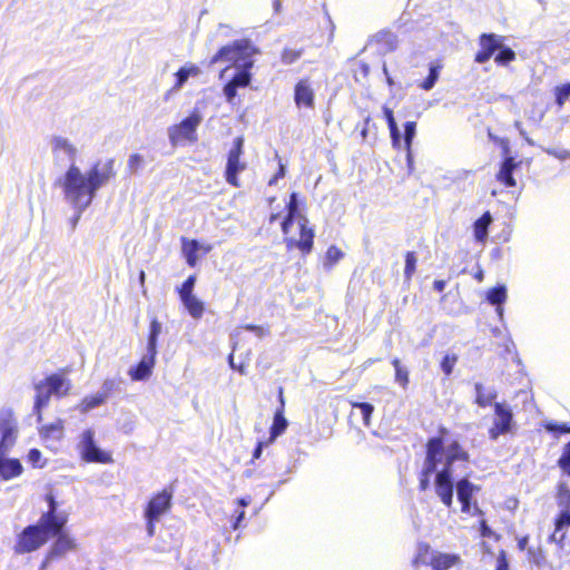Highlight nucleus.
I'll use <instances>...</instances> for the list:
<instances>
[{
  "label": "nucleus",
  "mask_w": 570,
  "mask_h": 570,
  "mask_svg": "<svg viewBox=\"0 0 570 570\" xmlns=\"http://www.w3.org/2000/svg\"><path fill=\"white\" fill-rule=\"evenodd\" d=\"M376 130V125L372 121V117L367 116L364 119L360 135L363 141H366L371 130Z\"/></svg>",
  "instance_id": "obj_52"
},
{
  "label": "nucleus",
  "mask_w": 570,
  "mask_h": 570,
  "mask_svg": "<svg viewBox=\"0 0 570 570\" xmlns=\"http://www.w3.org/2000/svg\"><path fill=\"white\" fill-rule=\"evenodd\" d=\"M22 473V465L18 459H6L0 455V475L4 480L19 476Z\"/></svg>",
  "instance_id": "obj_25"
},
{
  "label": "nucleus",
  "mask_w": 570,
  "mask_h": 570,
  "mask_svg": "<svg viewBox=\"0 0 570 570\" xmlns=\"http://www.w3.org/2000/svg\"><path fill=\"white\" fill-rule=\"evenodd\" d=\"M202 122V116L194 110L188 117L168 129L169 140L173 145L186 141H197V128Z\"/></svg>",
  "instance_id": "obj_12"
},
{
  "label": "nucleus",
  "mask_w": 570,
  "mask_h": 570,
  "mask_svg": "<svg viewBox=\"0 0 570 570\" xmlns=\"http://www.w3.org/2000/svg\"><path fill=\"white\" fill-rule=\"evenodd\" d=\"M558 466L570 476V441L564 445L562 454L558 459Z\"/></svg>",
  "instance_id": "obj_48"
},
{
  "label": "nucleus",
  "mask_w": 570,
  "mask_h": 570,
  "mask_svg": "<svg viewBox=\"0 0 570 570\" xmlns=\"http://www.w3.org/2000/svg\"><path fill=\"white\" fill-rule=\"evenodd\" d=\"M255 49L248 39L235 40L232 43L223 46L210 58L209 65H215L219 61L226 60L234 66H240L242 70L238 71L228 82L224 86V95L228 102H233L237 96L238 88H246L252 80L249 69L253 67L252 56Z\"/></svg>",
  "instance_id": "obj_3"
},
{
  "label": "nucleus",
  "mask_w": 570,
  "mask_h": 570,
  "mask_svg": "<svg viewBox=\"0 0 570 570\" xmlns=\"http://www.w3.org/2000/svg\"><path fill=\"white\" fill-rule=\"evenodd\" d=\"M293 223L294 218L286 215L281 223L282 232L284 234V243L286 245L287 250L296 248L301 252L303 256H306L312 253L314 247V229L308 226L306 217H301L299 239H295L294 237L288 236Z\"/></svg>",
  "instance_id": "obj_7"
},
{
  "label": "nucleus",
  "mask_w": 570,
  "mask_h": 570,
  "mask_svg": "<svg viewBox=\"0 0 570 570\" xmlns=\"http://www.w3.org/2000/svg\"><path fill=\"white\" fill-rule=\"evenodd\" d=\"M449 434L450 432L444 436V443H446V436ZM443 454L444 465L442 469H449L450 471H452L455 462L469 463L471 460L470 453L458 440H452L446 445L443 444L442 455Z\"/></svg>",
  "instance_id": "obj_19"
},
{
  "label": "nucleus",
  "mask_w": 570,
  "mask_h": 570,
  "mask_svg": "<svg viewBox=\"0 0 570 570\" xmlns=\"http://www.w3.org/2000/svg\"><path fill=\"white\" fill-rule=\"evenodd\" d=\"M491 223L492 216L489 212L483 213V215L474 222L473 234L476 242L485 243Z\"/></svg>",
  "instance_id": "obj_26"
},
{
  "label": "nucleus",
  "mask_w": 570,
  "mask_h": 570,
  "mask_svg": "<svg viewBox=\"0 0 570 570\" xmlns=\"http://www.w3.org/2000/svg\"><path fill=\"white\" fill-rule=\"evenodd\" d=\"M479 529H480V534L483 538H491L494 534L493 531L491 530V528L488 525V522L485 519H480Z\"/></svg>",
  "instance_id": "obj_56"
},
{
  "label": "nucleus",
  "mask_w": 570,
  "mask_h": 570,
  "mask_svg": "<svg viewBox=\"0 0 570 570\" xmlns=\"http://www.w3.org/2000/svg\"><path fill=\"white\" fill-rule=\"evenodd\" d=\"M391 364L394 367V381L402 387L407 389L410 384V373L409 370L402 364L401 360L397 357H394L391 361Z\"/></svg>",
  "instance_id": "obj_33"
},
{
  "label": "nucleus",
  "mask_w": 570,
  "mask_h": 570,
  "mask_svg": "<svg viewBox=\"0 0 570 570\" xmlns=\"http://www.w3.org/2000/svg\"><path fill=\"white\" fill-rule=\"evenodd\" d=\"M78 449L81 460L87 463L111 464L114 462L110 452L104 451L96 445L95 432L91 429H87L81 433Z\"/></svg>",
  "instance_id": "obj_11"
},
{
  "label": "nucleus",
  "mask_w": 570,
  "mask_h": 570,
  "mask_svg": "<svg viewBox=\"0 0 570 570\" xmlns=\"http://www.w3.org/2000/svg\"><path fill=\"white\" fill-rule=\"evenodd\" d=\"M517 58L515 52L509 48L501 45V47L498 50V53L494 57V61L499 66H508L512 61H514Z\"/></svg>",
  "instance_id": "obj_40"
},
{
  "label": "nucleus",
  "mask_w": 570,
  "mask_h": 570,
  "mask_svg": "<svg viewBox=\"0 0 570 570\" xmlns=\"http://www.w3.org/2000/svg\"><path fill=\"white\" fill-rule=\"evenodd\" d=\"M284 176H285V166L282 163H279L278 169L275 173V175L269 179L268 185L269 186L275 185L278 181V179L283 178Z\"/></svg>",
  "instance_id": "obj_59"
},
{
  "label": "nucleus",
  "mask_w": 570,
  "mask_h": 570,
  "mask_svg": "<svg viewBox=\"0 0 570 570\" xmlns=\"http://www.w3.org/2000/svg\"><path fill=\"white\" fill-rule=\"evenodd\" d=\"M65 431V421L57 419L51 423L39 426V435L45 440H61Z\"/></svg>",
  "instance_id": "obj_24"
},
{
  "label": "nucleus",
  "mask_w": 570,
  "mask_h": 570,
  "mask_svg": "<svg viewBox=\"0 0 570 570\" xmlns=\"http://www.w3.org/2000/svg\"><path fill=\"white\" fill-rule=\"evenodd\" d=\"M504 38L495 33H481L479 37L480 49L474 56L476 63H484L489 61L495 51L499 50Z\"/></svg>",
  "instance_id": "obj_18"
},
{
  "label": "nucleus",
  "mask_w": 570,
  "mask_h": 570,
  "mask_svg": "<svg viewBox=\"0 0 570 570\" xmlns=\"http://www.w3.org/2000/svg\"><path fill=\"white\" fill-rule=\"evenodd\" d=\"M435 493L441 502L450 509L453 504V482L452 471L449 469H441L435 474Z\"/></svg>",
  "instance_id": "obj_20"
},
{
  "label": "nucleus",
  "mask_w": 570,
  "mask_h": 570,
  "mask_svg": "<svg viewBox=\"0 0 570 570\" xmlns=\"http://www.w3.org/2000/svg\"><path fill=\"white\" fill-rule=\"evenodd\" d=\"M342 257L343 252L335 245L330 246L325 253V258L330 266L336 264Z\"/></svg>",
  "instance_id": "obj_49"
},
{
  "label": "nucleus",
  "mask_w": 570,
  "mask_h": 570,
  "mask_svg": "<svg viewBox=\"0 0 570 570\" xmlns=\"http://www.w3.org/2000/svg\"><path fill=\"white\" fill-rule=\"evenodd\" d=\"M529 543V535H522L518 538L517 547L520 551H524L527 549V546Z\"/></svg>",
  "instance_id": "obj_62"
},
{
  "label": "nucleus",
  "mask_w": 570,
  "mask_h": 570,
  "mask_svg": "<svg viewBox=\"0 0 570 570\" xmlns=\"http://www.w3.org/2000/svg\"><path fill=\"white\" fill-rule=\"evenodd\" d=\"M469 514L480 517L481 519H484V512L479 508L476 502L472 503V509Z\"/></svg>",
  "instance_id": "obj_63"
},
{
  "label": "nucleus",
  "mask_w": 570,
  "mask_h": 570,
  "mask_svg": "<svg viewBox=\"0 0 570 570\" xmlns=\"http://www.w3.org/2000/svg\"><path fill=\"white\" fill-rule=\"evenodd\" d=\"M350 405L353 409H358L361 411L363 424L365 426H370L371 417L374 412V406L367 402H355V401H350Z\"/></svg>",
  "instance_id": "obj_41"
},
{
  "label": "nucleus",
  "mask_w": 570,
  "mask_h": 570,
  "mask_svg": "<svg viewBox=\"0 0 570 570\" xmlns=\"http://www.w3.org/2000/svg\"><path fill=\"white\" fill-rule=\"evenodd\" d=\"M413 563L429 566L432 570H450L461 563V557L456 553L432 552L428 542H421Z\"/></svg>",
  "instance_id": "obj_8"
},
{
  "label": "nucleus",
  "mask_w": 570,
  "mask_h": 570,
  "mask_svg": "<svg viewBox=\"0 0 570 570\" xmlns=\"http://www.w3.org/2000/svg\"><path fill=\"white\" fill-rule=\"evenodd\" d=\"M13 439H14V429L2 430L1 431L0 449L4 448L6 443L8 441L12 442Z\"/></svg>",
  "instance_id": "obj_57"
},
{
  "label": "nucleus",
  "mask_w": 570,
  "mask_h": 570,
  "mask_svg": "<svg viewBox=\"0 0 570 570\" xmlns=\"http://www.w3.org/2000/svg\"><path fill=\"white\" fill-rule=\"evenodd\" d=\"M13 428V413L11 410H6L0 413V431Z\"/></svg>",
  "instance_id": "obj_50"
},
{
  "label": "nucleus",
  "mask_w": 570,
  "mask_h": 570,
  "mask_svg": "<svg viewBox=\"0 0 570 570\" xmlns=\"http://www.w3.org/2000/svg\"><path fill=\"white\" fill-rule=\"evenodd\" d=\"M445 285H446V282H445L444 279H435V281L433 282V288H434L436 292H439V293H441V292H443V291H444Z\"/></svg>",
  "instance_id": "obj_64"
},
{
  "label": "nucleus",
  "mask_w": 570,
  "mask_h": 570,
  "mask_svg": "<svg viewBox=\"0 0 570 570\" xmlns=\"http://www.w3.org/2000/svg\"><path fill=\"white\" fill-rule=\"evenodd\" d=\"M286 216H289L292 218H296L298 216V203H297V194L292 193L289 196V200L286 205Z\"/></svg>",
  "instance_id": "obj_51"
},
{
  "label": "nucleus",
  "mask_w": 570,
  "mask_h": 570,
  "mask_svg": "<svg viewBox=\"0 0 570 570\" xmlns=\"http://www.w3.org/2000/svg\"><path fill=\"white\" fill-rule=\"evenodd\" d=\"M503 155H507L500 166L499 171L495 175V179L507 188L517 186V181L513 177V171L519 167L520 163L515 161L510 154V146L507 139L501 140Z\"/></svg>",
  "instance_id": "obj_16"
},
{
  "label": "nucleus",
  "mask_w": 570,
  "mask_h": 570,
  "mask_svg": "<svg viewBox=\"0 0 570 570\" xmlns=\"http://www.w3.org/2000/svg\"><path fill=\"white\" fill-rule=\"evenodd\" d=\"M196 279L195 274L189 275L177 288V293L188 314L193 318L199 320L204 315L205 304L194 295Z\"/></svg>",
  "instance_id": "obj_13"
},
{
  "label": "nucleus",
  "mask_w": 570,
  "mask_h": 570,
  "mask_svg": "<svg viewBox=\"0 0 570 570\" xmlns=\"http://www.w3.org/2000/svg\"><path fill=\"white\" fill-rule=\"evenodd\" d=\"M528 554H529L530 561L538 566L542 564L544 561V556L541 550L534 551V550L530 549L528 551Z\"/></svg>",
  "instance_id": "obj_55"
},
{
  "label": "nucleus",
  "mask_w": 570,
  "mask_h": 570,
  "mask_svg": "<svg viewBox=\"0 0 570 570\" xmlns=\"http://www.w3.org/2000/svg\"><path fill=\"white\" fill-rule=\"evenodd\" d=\"M449 433V429L440 425L438 435L429 438L425 443V461L424 466L419 475V490L426 491L430 487V476L436 471L438 465L442 462V452L444 436Z\"/></svg>",
  "instance_id": "obj_5"
},
{
  "label": "nucleus",
  "mask_w": 570,
  "mask_h": 570,
  "mask_svg": "<svg viewBox=\"0 0 570 570\" xmlns=\"http://www.w3.org/2000/svg\"><path fill=\"white\" fill-rule=\"evenodd\" d=\"M294 102L301 109L315 108V90L312 80L308 77H303L294 86Z\"/></svg>",
  "instance_id": "obj_17"
},
{
  "label": "nucleus",
  "mask_w": 570,
  "mask_h": 570,
  "mask_svg": "<svg viewBox=\"0 0 570 570\" xmlns=\"http://www.w3.org/2000/svg\"><path fill=\"white\" fill-rule=\"evenodd\" d=\"M69 368L63 367L56 373L47 375L43 380L35 384V397L32 412L36 415L37 422L41 423L43 420V410L49 405L51 396L63 397L67 396L71 390V382L67 377Z\"/></svg>",
  "instance_id": "obj_4"
},
{
  "label": "nucleus",
  "mask_w": 570,
  "mask_h": 570,
  "mask_svg": "<svg viewBox=\"0 0 570 570\" xmlns=\"http://www.w3.org/2000/svg\"><path fill=\"white\" fill-rule=\"evenodd\" d=\"M441 67L438 65H432L429 70L428 77L419 85V87L423 90H431L435 82L439 79Z\"/></svg>",
  "instance_id": "obj_44"
},
{
  "label": "nucleus",
  "mask_w": 570,
  "mask_h": 570,
  "mask_svg": "<svg viewBox=\"0 0 570 570\" xmlns=\"http://www.w3.org/2000/svg\"><path fill=\"white\" fill-rule=\"evenodd\" d=\"M285 412H282V409H276L273 423L269 429V438L268 442H274L277 436L283 434L287 429L288 422L284 415Z\"/></svg>",
  "instance_id": "obj_30"
},
{
  "label": "nucleus",
  "mask_w": 570,
  "mask_h": 570,
  "mask_svg": "<svg viewBox=\"0 0 570 570\" xmlns=\"http://www.w3.org/2000/svg\"><path fill=\"white\" fill-rule=\"evenodd\" d=\"M494 420L489 429L491 440H497L500 435L507 434L512 429L513 413L505 403L495 402L493 404Z\"/></svg>",
  "instance_id": "obj_14"
},
{
  "label": "nucleus",
  "mask_w": 570,
  "mask_h": 570,
  "mask_svg": "<svg viewBox=\"0 0 570 570\" xmlns=\"http://www.w3.org/2000/svg\"><path fill=\"white\" fill-rule=\"evenodd\" d=\"M272 442H268L267 441H259L257 442L255 449H254V452H253V456H252V460H258L262 455V452H263V448L271 444Z\"/></svg>",
  "instance_id": "obj_60"
},
{
  "label": "nucleus",
  "mask_w": 570,
  "mask_h": 570,
  "mask_svg": "<svg viewBox=\"0 0 570 570\" xmlns=\"http://www.w3.org/2000/svg\"><path fill=\"white\" fill-rule=\"evenodd\" d=\"M157 352L147 350L146 355L132 367L129 368L128 375L132 381H145L153 374L156 364Z\"/></svg>",
  "instance_id": "obj_21"
},
{
  "label": "nucleus",
  "mask_w": 570,
  "mask_h": 570,
  "mask_svg": "<svg viewBox=\"0 0 570 570\" xmlns=\"http://www.w3.org/2000/svg\"><path fill=\"white\" fill-rule=\"evenodd\" d=\"M51 144L52 153L56 156H58L59 153L63 151L71 160L75 159L77 150L67 138H63L61 136H55L51 139Z\"/></svg>",
  "instance_id": "obj_31"
},
{
  "label": "nucleus",
  "mask_w": 570,
  "mask_h": 570,
  "mask_svg": "<svg viewBox=\"0 0 570 570\" xmlns=\"http://www.w3.org/2000/svg\"><path fill=\"white\" fill-rule=\"evenodd\" d=\"M161 333V323L155 317L150 321L149 333L147 338V350L157 352V341Z\"/></svg>",
  "instance_id": "obj_35"
},
{
  "label": "nucleus",
  "mask_w": 570,
  "mask_h": 570,
  "mask_svg": "<svg viewBox=\"0 0 570 570\" xmlns=\"http://www.w3.org/2000/svg\"><path fill=\"white\" fill-rule=\"evenodd\" d=\"M416 122L415 121H406L404 124V147L407 151V156L411 155V146L413 138L415 136Z\"/></svg>",
  "instance_id": "obj_46"
},
{
  "label": "nucleus",
  "mask_w": 570,
  "mask_h": 570,
  "mask_svg": "<svg viewBox=\"0 0 570 570\" xmlns=\"http://www.w3.org/2000/svg\"><path fill=\"white\" fill-rule=\"evenodd\" d=\"M352 72L356 82H363L370 76V65L363 60H354Z\"/></svg>",
  "instance_id": "obj_38"
},
{
  "label": "nucleus",
  "mask_w": 570,
  "mask_h": 570,
  "mask_svg": "<svg viewBox=\"0 0 570 570\" xmlns=\"http://www.w3.org/2000/svg\"><path fill=\"white\" fill-rule=\"evenodd\" d=\"M475 391V404L482 409L491 406L494 404V400L497 399V392L493 390H487L482 383L474 384Z\"/></svg>",
  "instance_id": "obj_28"
},
{
  "label": "nucleus",
  "mask_w": 570,
  "mask_h": 570,
  "mask_svg": "<svg viewBox=\"0 0 570 570\" xmlns=\"http://www.w3.org/2000/svg\"><path fill=\"white\" fill-rule=\"evenodd\" d=\"M487 299L492 305H501L507 299V289L503 285L495 286L488 292Z\"/></svg>",
  "instance_id": "obj_43"
},
{
  "label": "nucleus",
  "mask_w": 570,
  "mask_h": 570,
  "mask_svg": "<svg viewBox=\"0 0 570 570\" xmlns=\"http://www.w3.org/2000/svg\"><path fill=\"white\" fill-rule=\"evenodd\" d=\"M558 503L564 510L560 511L554 519V531L549 537V542L556 543L559 548H563L567 533L564 530L570 528V489L564 484L559 487Z\"/></svg>",
  "instance_id": "obj_9"
},
{
  "label": "nucleus",
  "mask_w": 570,
  "mask_h": 570,
  "mask_svg": "<svg viewBox=\"0 0 570 570\" xmlns=\"http://www.w3.org/2000/svg\"><path fill=\"white\" fill-rule=\"evenodd\" d=\"M112 176H115L112 160L108 161L104 170L99 168L98 164L94 165L86 175L79 167L71 164L63 177L56 184L61 187L65 199L78 212H82L92 203L97 189Z\"/></svg>",
  "instance_id": "obj_2"
},
{
  "label": "nucleus",
  "mask_w": 570,
  "mask_h": 570,
  "mask_svg": "<svg viewBox=\"0 0 570 570\" xmlns=\"http://www.w3.org/2000/svg\"><path fill=\"white\" fill-rule=\"evenodd\" d=\"M382 110H383L384 118H385V120L387 122V126H389L390 136H391V140H392V146L395 149H400L401 148V135H400V131H399V127H397L396 120L394 118V112L387 106H383Z\"/></svg>",
  "instance_id": "obj_27"
},
{
  "label": "nucleus",
  "mask_w": 570,
  "mask_h": 570,
  "mask_svg": "<svg viewBox=\"0 0 570 570\" xmlns=\"http://www.w3.org/2000/svg\"><path fill=\"white\" fill-rule=\"evenodd\" d=\"M479 490L480 488L474 485L466 478H463L456 482L458 500L461 503V511L463 513L471 512L473 497Z\"/></svg>",
  "instance_id": "obj_23"
},
{
  "label": "nucleus",
  "mask_w": 570,
  "mask_h": 570,
  "mask_svg": "<svg viewBox=\"0 0 570 570\" xmlns=\"http://www.w3.org/2000/svg\"><path fill=\"white\" fill-rule=\"evenodd\" d=\"M41 452L38 449H31L28 452L27 459L32 465H38L39 461L41 460Z\"/></svg>",
  "instance_id": "obj_58"
},
{
  "label": "nucleus",
  "mask_w": 570,
  "mask_h": 570,
  "mask_svg": "<svg viewBox=\"0 0 570 570\" xmlns=\"http://www.w3.org/2000/svg\"><path fill=\"white\" fill-rule=\"evenodd\" d=\"M45 500L48 503V510L40 515L39 520L61 533H69L66 529L69 520L68 514L58 512V502L55 495L52 493H47Z\"/></svg>",
  "instance_id": "obj_15"
},
{
  "label": "nucleus",
  "mask_w": 570,
  "mask_h": 570,
  "mask_svg": "<svg viewBox=\"0 0 570 570\" xmlns=\"http://www.w3.org/2000/svg\"><path fill=\"white\" fill-rule=\"evenodd\" d=\"M106 397L107 395L104 393H97L95 395L83 397L80 403L81 411L87 412L101 405L105 402Z\"/></svg>",
  "instance_id": "obj_42"
},
{
  "label": "nucleus",
  "mask_w": 570,
  "mask_h": 570,
  "mask_svg": "<svg viewBox=\"0 0 570 570\" xmlns=\"http://www.w3.org/2000/svg\"><path fill=\"white\" fill-rule=\"evenodd\" d=\"M180 242H181L183 255H184L186 263L189 267H195L197 265V262H198L197 253L199 250H202L203 255H206L213 249L212 245H209V244L200 245L198 243V240H196V239H188L186 237H181Z\"/></svg>",
  "instance_id": "obj_22"
},
{
  "label": "nucleus",
  "mask_w": 570,
  "mask_h": 570,
  "mask_svg": "<svg viewBox=\"0 0 570 570\" xmlns=\"http://www.w3.org/2000/svg\"><path fill=\"white\" fill-rule=\"evenodd\" d=\"M198 75H200V68L197 65L190 63L179 68L175 73V83L173 90L180 89L189 77H196Z\"/></svg>",
  "instance_id": "obj_29"
},
{
  "label": "nucleus",
  "mask_w": 570,
  "mask_h": 570,
  "mask_svg": "<svg viewBox=\"0 0 570 570\" xmlns=\"http://www.w3.org/2000/svg\"><path fill=\"white\" fill-rule=\"evenodd\" d=\"M570 96V82L557 86L554 88V101L558 105V107H563L567 99Z\"/></svg>",
  "instance_id": "obj_47"
},
{
  "label": "nucleus",
  "mask_w": 570,
  "mask_h": 570,
  "mask_svg": "<svg viewBox=\"0 0 570 570\" xmlns=\"http://www.w3.org/2000/svg\"><path fill=\"white\" fill-rule=\"evenodd\" d=\"M459 357L456 354H445L440 363V367L444 373L445 377H450L453 373V368L458 363Z\"/></svg>",
  "instance_id": "obj_45"
},
{
  "label": "nucleus",
  "mask_w": 570,
  "mask_h": 570,
  "mask_svg": "<svg viewBox=\"0 0 570 570\" xmlns=\"http://www.w3.org/2000/svg\"><path fill=\"white\" fill-rule=\"evenodd\" d=\"M244 155V137L238 136L233 140V145L227 154V163L224 171L225 180L233 187H240L238 174L246 170L247 165L242 160Z\"/></svg>",
  "instance_id": "obj_10"
},
{
  "label": "nucleus",
  "mask_w": 570,
  "mask_h": 570,
  "mask_svg": "<svg viewBox=\"0 0 570 570\" xmlns=\"http://www.w3.org/2000/svg\"><path fill=\"white\" fill-rule=\"evenodd\" d=\"M304 52H305L304 48L295 49V48L286 47L281 51V55H279L281 62L285 66L293 65L301 59V57L303 56Z\"/></svg>",
  "instance_id": "obj_37"
},
{
  "label": "nucleus",
  "mask_w": 570,
  "mask_h": 570,
  "mask_svg": "<svg viewBox=\"0 0 570 570\" xmlns=\"http://www.w3.org/2000/svg\"><path fill=\"white\" fill-rule=\"evenodd\" d=\"M50 539L51 546L39 564V570H46L50 563L63 558L78 549L77 539L70 533H61L47 523L38 520L37 523L24 527L17 535L12 551L17 556L29 554L38 551Z\"/></svg>",
  "instance_id": "obj_1"
},
{
  "label": "nucleus",
  "mask_w": 570,
  "mask_h": 570,
  "mask_svg": "<svg viewBox=\"0 0 570 570\" xmlns=\"http://www.w3.org/2000/svg\"><path fill=\"white\" fill-rule=\"evenodd\" d=\"M542 428L554 438L563 434H570V424L566 422L547 421L542 423Z\"/></svg>",
  "instance_id": "obj_36"
},
{
  "label": "nucleus",
  "mask_w": 570,
  "mask_h": 570,
  "mask_svg": "<svg viewBox=\"0 0 570 570\" xmlns=\"http://www.w3.org/2000/svg\"><path fill=\"white\" fill-rule=\"evenodd\" d=\"M249 504V500L246 498H240L237 500V508L234 510L233 514L229 518L230 529L237 530L245 518L244 508Z\"/></svg>",
  "instance_id": "obj_34"
},
{
  "label": "nucleus",
  "mask_w": 570,
  "mask_h": 570,
  "mask_svg": "<svg viewBox=\"0 0 570 570\" xmlns=\"http://www.w3.org/2000/svg\"><path fill=\"white\" fill-rule=\"evenodd\" d=\"M174 489L171 487L154 493L148 500L144 517L146 520L147 535L153 538L156 533V523L168 513L173 505Z\"/></svg>",
  "instance_id": "obj_6"
},
{
  "label": "nucleus",
  "mask_w": 570,
  "mask_h": 570,
  "mask_svg": "<svg viewBox=\"0 0 570 570\" xmlns=\"http://www.w3.org/2000/svg\"><path fill=\"white\" fill-rule=\"evenodd\" d=\"M495 570H510L507 552L504 550L499 551Z\"/></svg>",
  "instance_id": "obj_53"
},
{
  "label": "nucleus",
  "mask_w": 570,
  "mask_h": 570,
  "mask_svg": "<svg viewBox=\"0 0 570 570\" xmlns=\"http://www.w3.org/2000/svg\"><path fill=\"white\" fill-rule=\"evenodd\" d=\"M404 278L406 282H411L413 275L416 272L417 257L416 253L413 250H409L404 254Z\"/></svg>",
  "instance_id": "obj_39"
},
{
  "label": "nucleus",
  "mask_w": 570,
  "mask_h": 570,
  "mask_svg": "<svg viewBox=\"0 0 570 570\" xmlns=\"http://www.w3.org/2000/svg\"><path fill=\"white\" fill-rule=\"evenodd\" d=\"M375 42L384 52H392L397 47L396 36L389 30H383L376 33Z\"/></svg>",
  "instance_id": "obj_32"
},
{
  "label": "nucleus",
  "mask_w": 570,
  "mask_h": 570,
  "mask_svg": "<svg viewBox=\"0 0 570 570\" xmlns=\"http://www.w3.org/2000/svg\"><path fill=\"white\" fill-rule=\"evenodd\" d=\"M142 163V157L139 154H132L130 155L128 159V168L130 171H137Z\"/></svg>",
  "instance_id": "obj_54"
},
{
  "label": "nucleus",
  "mask_w": 570,
  "mask_h": 570,
  "mask_svg": "<svg viewBox=\"0 0 570 570\" xmlns=\"http://www.w3.org/2000/svg\"><path fill=\"white\" fill-rule=\"evenodd\" d=\"M277 397H278V402H279V405L277 406V409H282V412H285V396H284V389L282 386H279L277 390Z\"/></svg>",
  "instance_id": "obj_61"
}]
</instances>
